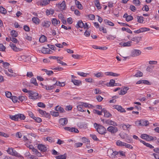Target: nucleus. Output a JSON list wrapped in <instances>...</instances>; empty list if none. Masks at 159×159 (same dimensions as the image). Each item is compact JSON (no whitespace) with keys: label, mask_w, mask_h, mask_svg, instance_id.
Here are the masks:
<instances>
[{"label":"nucleus","mask_w":159,"mask_h":159,"mask_svg":"<svg viewBox=\"0 0 159 159\" xmlns=\"http://www.w3.org/2000/svg\"><path fill=\"white\" fill-rule=\"evenodd\" d=\"M90 136L94 140L98 141V139L97 137L96 136L95 134H90Z\"/></svg>","instance_id":"nucleus-58"},{"label":"nucleus","mask_w":159,"mask_h":159,"mask_svg":"<svg viewBox=\"0 0 159 159\" xmlns=\"http://www.w3.org/2000/svg\"><path fill=\"white\" fill-rule=\"evenodd\" d=\"M46 39L47 37L43 35L39 38V41L41 43H43L46 40Z\"/></svg>","instance_id":"nucleus-33"},{"label":"nucleus","mask_w":159,"mask_h":159,"mask_svg":"<svg viewBox=\"0 0 159 159\" xmlns=\"http://www.w3.org/2000/svg\"><path fill=\"white\" fill-rule=\"evenodd\" d=\"M10 40L14 43H17L18 42L17 39L14 37H10Z\"/></svg>","instance_id":"nucleus-53"},{"label":"nucleus","mask_w":159,"mask_h":159,"mask_svg":"<svg viewBox=\"0 0 159 159\" xmlns=\"http://www.w3.org/2000/svg\"><path fill=\"white\" fill-rule=\"evenodd\" d=\"M11 34L13 37H16L18 35V33L14 30H12L11 31Z\"/></svg>","instance_id":"nucleus-34"},{"label":"nucleus","mask_w":159,"mask_h":159,"mask_svg":"<svg viewBox=\"0 0 159 159\" xmlns=\"http://www.w3.org/2000/svg\"><path fill=\"white\" fill-rule=\"evenodd\" d=\"M56 6L61 11L65 10L66 8V3L64 1H63L61 3H59L57 4Z\"/></svg>","instance_id":"nucleus-5"},{"label":"nucleus","mask_w":159,"mask_h":159,"mask_svg":"<svg viewBox=\"0 0 159 159\" xmlns=\"http://www.w3.org/2000/svg\"><path fill=\"white\" fill-rule=\"evenodd\" d=\"M149 64L150 65H156L157 63V61H149Z\"/></svg>","instance_id":"nucleus-61"},{"label":"nucleus","mask_w":159,"mask_h":159,"mask_svg":"<svg viewBox=\"0 0 159 159\" xmlns=\"http://www.w3.org/2000/svg\"><path fill=\"white\" fill-rule=\"evenodd\" d=\"M138 21L140 23H143L144 21V18L143 16H138L137 17Z\"/></svg>","instance_id":"nucleus-39"},{"label":"nucleus","mask_w":159,"mask_h":159,"mask_svg":"<svg viewBox=\"0 0 159 159\" xmlns=\"http://www.w3.org/2000/svg\"><path fill=\"white\" fill-rule=\"evenodd\" d=\"M107 131L111 133H115L118 131V129L116 127L110 126L107 129Z\"/></svg>","instance_id":"nucleus-11"},{"label":"nucleus","mask_w":159,"mask_h":159,"mask_svg":"<svg viewBox=\"0 0 159 159\" xmlns=\"http://www.w3.org/2000/svg\"><path fill=\"white\" fill-rule=\"evenodd\" d=\"M107 154L110 157L114 159L115 158L116 156L119 154V152L117 151L113 152L112 150L110 149L108 150Z\"/></svg>","instance_id":"nucleus-4"},{"label":"nucleus","mask_w":159,"mask_h":159,"mask_svg":"<svg viewBox=\"0 0 159 159\" xmlns=\"http://www.w3.org/2000/svg\"><path fill=\"white\" fill-rule=\"evenodd\" d=\"M34 119L35 120L36 122L38 123H40L42 121L41 119L39 117H34Z\"/></svg>","instance_id":"nucleus-60"},{"label":"nucleus","mask_w":159,"mask_h":159,"mask_svg":"<svg viewBox=\"0 0 159 159\" xmlns=\"http://www.w3.org/2000/svg\"><path fill=\"white\" fill-rule=\"evenodd\" d=\"M111 114L107 111L104 113V116L106 117H109L111 116Z\"/></svg>","instance_id":"nucleus-50"},{"label":"nucleus","mask_w":159,"mask_h":159,"mask_svg":"<svg viewBox=\"0 0 159 159\" xmlns=\"http://www.w3.org/2000/svg\"><path fill=\"white\" fill-rule=\"evenodd\" d=\"M94 125L98 132L100 134H102L106 133V129L103 126L98 125L96 123H95Z\"/></svg>","instance_id":"nucleus-1"},{"label":"nucleus","mask_w":159,"mask_h":159,"mask_svg":"<svg viewBox=\"0 0 159 159\" xmlns=\"http://www.w3.org/2000/svg\"><path fill=\"white\" fill-rule=\"evenodd\" d=\"M139 141L141 143H142L144 145L146 146L147 147H148L149 148H154L153 146L152 145H151V144H149L148 143H146L144 141H143V140H142L141 139H139Z\"/></svg>","instance_id":"nucleus-25"},{"label":"nucleus","mask_w":159,"mask_h":159,"mask_svg":"<svg viewBox=\"0 0 159 159\" xmlns=\"http://www.w3.org/2000/svg\"><path fill=\"white\" fill-rule=\"evenodd\" d=\"M95 4L98 9L100 10L101 9L102 7L100 6L99 0H96L95 2Z\"/></svg>","instance_id":"nucleus-27"},{"label":"nucleus","mask_w":159,"mask_h":159,"mask_svg":"<svg viewBox=\"0 0 159 159\" xmlns=\"http://www.w3.org/2000/svg\"><path fill=\"white\" fill-rule=\"evenodd\" d=\"M104 21L106 25H107L111 26H113L114 25V24L113 23L108 20H104Z\"/></svg>","instance_id":"nucleus-30"},{"label":"nucleus","mask_w":159,"mask_h":159,"mask_svg":"<svg viewBox=\"0 0 159 159\" xmlns=\"http://www.w3.org/2000/svg\"><path fill=\"white\" fill-rule=\"evenodd\" d=\"M93 75L98 78H101L104 77V75L102 72H98L96 73L93 74Z\"/></svg>","instance_id":"nucleus-19"},{"label":"nucleus","mask_w":159,"mask_h":159,"mask_svg":"<svg viewBox=\"0 0 159 159\" xmlns=\"http://www.w3.org/2000/svg\"><path fill=\"white\" fill-rule=\"evenodd\" d=\"M18 117V119H20V120H24L25 118V116L23 114L19 113L17 114V116Z\"/></svg>","instance_id":"nucleus-32"},{"label":"nucleus","mask_w":159,"mask_h":159,"mask_svg":"<svg viewBox=\"0 0 159 159\" xmlns=\"http://www.w3.org/2000/svg\"><path fill=\"white\" fill-rule=\"evenodd\" d=\"M141 33L146 31H148L150 30V29L148 28L143 27L140 28Z\"/></svg>","instance_id":"nucleus-46"},{"label":"nucleus","mask_w":159,"mask_h":159,"mask_svg":"<svg viewBox=\"0 0 159 159\" xmlns=\"http://www.w3.org/2000/svg\"><path fill=\"white\" fill-rule=\"evenodd\" d=\"M104 82L102 81V82L100 81L99 83V84H105L106 85L108 86H113L116 85H120L119 84H117L115 83V80H110L109 83H107L105 84L103 83Z\"/></svg>","instance_id":"nucleus-3"},{"label":"nucleus","mask_w":159,"mask_h":159,"mask_svg":"<svg viewBox=\"0 0 159 159\" xmlns=\"http://www.w3.org/2000/svg\"><path fill=\"white\" fill-rule=\"evenodd\" d=\"M17 114L15 115L14 116L10 115L9 117L11 119V120H15V121H17L18 120V117L17 116Z\"/></svg>","instance_id":"nucleus-40"},{"label":"nucleus","mask_w":159,"mask_h":159,"mask_svg":"<svg viewBox=\"0 0 159 159\" xmlns=\"http://www.w3.org/2000/svg\"><path fill=\"white\" fill-rule=\"evenodd\" d=\"M7 12V11L5 8H3L2 7H0V13L5 15L6 14Z\"/></svg>","instance_id":"nucleus-37"},{"label":"nucleus","mask_w":159,"mask_h":159,"mask_svg":"<svg viewBox=\"0 0 159 159\" xmlns=\"http://www.w3.org/2000/svg\"><path fill=\"white\" fill-rule=\"evenodd\" d=\"M52 24L55 26L57 25L58 24L60 23V21L59 20H57L56 18L52 19Z\"/></svg>","instance_id":"nucleus-22"},{"label":"nucleus","mask_w":159,"mask_h":159,"mask_svg":"<svg viewBox=\"0 0 159 159\" xmlns=\"http://www.w3.org/2000/svg\"><path fill=\"white\" fill-rule=\"evenodd\" d=\"M57 62L58 63L61 64L62 66H66L67 64L66 63L63 62L62 61H61L60 60V59H59V58L57 59Z\"/></svg>","instance_id":"nucleus-55"},{"label":"nucleus","mask_w":159,"mask_h":159,"mask_svg":"<svg viewBox=\"0 0 159 159\" xmlns=\"http://www.w3.org/2000/svg\"><path fill=\"white\" fill-rule=\"evenodd\" d=\"M6 95L7 98H10L11 97V93L10 92L7 91L6 92Z\"/></svg>","instance_id":"nucleus-63"},{"label":"nucleus","mask_w":159,"mask_h":159,"mask_svg":"<svg viewBox=\"0 0 159 159\" xmlns=\"http://www.w3.org/2000/svg\"><path fill=\"white\" fill-rule=\"evenodd\" d=\"M75 4L77 7L80 9H82L83 8L82 4L80 3V2L77 0H75Z\"/></svg>","instance_id":"nucleus-24"},{"label":"nucleus","mask_w":159,"mask_h":159,"mask_svg":"<svg viewBox=\"0 0 159 159\" xmlns=\"http://www.w3.org/2000/svg\"><path fill=\"white\" fill-rule=\"evenodd\" d=\"M51 24V22L47 20H44L41 23V26L43 28H48Z\"/></svg>","instance_id":"nucleus-10"},{"label":"nucleus","mask_w":159,"mask_h":159,"mask_svg":"<svg viewBox=\"0 0 159 159\" xmlns=\"http://www.w3.org/2000/svg\"><path fill=\"white\" fill-rule=\"evenodd\" d=\"M131 41H128L126 42H125L122 44V46H131Z\"/></svg>","instance_id":"nucleus-47"},{"label":"nucleus","mask_w":159,"mask_h":159,"mask_svg":"<svg viewBox=\"0 0 159 159\" xmlns=\"http://www.w3.org/2000/svg\"><path fill=\"white\" fill-rule=\"evenodd\" d=\"M66 154H64L63 155H60L56 157V158L57 159H66Z\"/></svg>","instance_id":"nucleus-29"},{"label":"nucleus","mask_w":159,"mask_h":159,"mask_svg":"<svg viewBox=\"0 0 159 159\" xmlns=\"http://www.w3.org/2000/svg\"><path fill=\"white\" fill-rule=\"evenodd\" d=\"M71 82L76 86H79L81 84V81L80 80H71Z\"/></svg>","instance_id":"nucleus-26"},{"label":"nucleus","mask_w":159,"mask_h":159,"mask_svg":"<svg viewBox=\"0 0 159 159\" xmlns=\"http://www.w3.org/2000/svg\"><path fill=\"white\" fill-rule=\"evenodd\" d=\"M143 75V73L140 71H138L137 73L134 75H133V76L136 77H140L142 76Z\"/></svg>","instance_id":"nucleus-35"},{"label":"nucleus","mask_w":159,"mask_h":159,"mask_svg":"<svg viewBox=\"0 0 159 159\" xmlns=\"http://www.w3.org/2000/svg\"><path fill=\"white\" fill-rule=\"evenodd\" d=\"M70 131L72 132H74L75 133H78L79 132V131L77 129L73 127H72L71 128Z\"/></svg>","instance_id":"nucleus-48"},{"label":"nucleus","mask_w":159,"mask_h":159,"mask_svg":"<svg viewBox=\"0 0 159 159\" xmlns=\"http://www.w3.org/2000/svg\"><path fill=\"white\" fill-rule=\"evenodd\" d=\"M42 70H44L47 74V75H52L53 74V72L52 70H49L45 69H43Z\"/></svg>","instance_id":"nucleus-38"},{"label":"nucleus","mask_w":159,"mask_h":159,"mask_svg":"<svg viewBox=\"0 0 159 159\" xmlns=\"http://www.w3.org/2000/svg\"><path fill=\"white\" fill-rule=\"evenodd\" d=\"M99 30L100 31H102L104 33H107V31L106 28H105L103 27L100 26L99 27Z\"/></svg>","instance_id":"nucleus-42"},{"label":"nucleus","mask_w":159,"mask_h":159,"mask_svg":"<svg viewBox=\"0 0 159 159\" xmlns=\"http://www.w3.org/2000/svg\"><path fill=\"white\" fill-rule=\"evenodd\" d=\"M129 89V87H124L123 89L120 91L119 94L120 95H124L127 93V90Z\"/></svg>","instance_id":"nucleus-15"},{"label":"nucleus","mask_w":159,"mask_h":159,"mask_svg":"<svg viewBox=\"0 0 159 159\" xmlns=\"http://www.w3.org/2000/svg\"><path fill=\"white\" fill-rule=\"evenodd\" d=\"M137 122H138V125L139 126H147L149 124V122L147 120H140L137 121L135 122V124H137Z\"/></svg>","instance_id":"nucleus-6"},{"label":"nucleus","mask_w":159,"mask_h":159,"mask_svg":"<svg viewBox=\"0 0 159 159\" xmlns=\"http://www.w3.org/2000/svg\"><path fill=\"white\" fill-rule=\"evenodd\" d=\"M77 74L80 76L83 77H86L87 75H89V73H85L83 72L80 71L77 72Z\"/></svg>","instance_id":"nucleus-28"},{"label":"nucleus","mask_w":159,"mask_h":159,"mask_svg":"<svg viewBox=\"0 0 159 159\" xmlns=\"http://www.w3.org/2000/svg\"><path fill=\"white\" fill-rule=\"evenodd\" d=\"M38 111H39V113L42 115H45V113H46V111H45L42 110L40 109H39Z\"/></svg>","instance_id":"nucleus-59"},{"label":"nucleus","mask_w":159,"mask_h":159,"mask_svg":"<svg viewBox=\"0 0 159 159\" xmlns=\"http://www.w3.org/2000/svg\"><path fill=\"white\" fill-rule=\"evenodd\" d=\"M84 26V23H83L82 20H80L77 22L76 26V27L77 28H82Z\"/></svg>","instance_id":"nucleus-20"},{"label":"nucleus","mask_w":159,"mask_h":159,"mask_svg":"<svg viewBox=\"0 0 159 159\" xmlns=\"http://www.w3.org/2000/svg\"><path fill=\"white\" fill-rule=\"evenodd\" d=\"M38 149L41 151L45 152L47 150V148L43 144H39L38 146Z\"/></svg>","instance_id":"nucleus-14"},{"label":"nucleus","mask_w":159,"mask_h":159,"mask_svg":"<svg viewBox=\"0 0 159 159\" xmlns=\"http://www.w3.org/2000/svg\"><path fill=\"white\" fill-rule=\"evenodd\" d=\"M141 40V37H135L131 39V40L135 42L136 44L138 43Z\"/></svg>","instance_id":"nucleus-17"},{"label":"nucleus","mask_w":159,"mask_h":159,"mask_svg":"<svg viewBox=\"0 0 159 159\" xmlns=\"http://www.w3.org/2000/svg\"><path fill=\"white\" fill-rule=\"evenodd\" d=\"M51 114L53 116H59V112L57 111H51Z\"/></svg>","instance_id":"nucleus-51"},{"label":"nucleus","mask_w":159,"mask_h":159,"mask_svg":"<svg viewBox=\"0 0 159 159\" xmlns=\"http://www.w3.org/2000/svg\"><path fill=\"white\" fill-rule=\"evenodd\" d=\"M141 138L148 141L152 140H153V138L152 136L146 134H142L141 135Z\"/></svg>","instance_id":"nucleus-8"},{"label":"nucleus","mask_w":159,"mask_h":159,"mask_svg":"<svg viewBox=\"0 0 159 159\" xmlns=\"http://www.w3.org/2000/svg\"><path fill=\"white\" fill-rule=\"evenodd\" d=\"M56 85L55 83L53 85L50 86L47 85L46 86H44V88L45 89L47 90H51L55 88L56 87Z\"/></svg>","instance_id":"nucleus-21"},{"label":"nucleus","mask_w":159,"mask_h":159,"mask_svg":"<svg viewBox=\"0 0 159 159\" xmlns=\"http://www.w3.org/2000/svg\"><path fill=\"white\" fill-rule=\"evenodd\" d=\"M30 85H32L34 84L35 86H38V84L36 82V80H30Z\"/></svg>","instance_id":"nucleus-43"},{"label":"nucleus","mask_w":159,"mask_h":159,"mask_svg":"<svg viewBox=\"0 0 159 159\" xmlns=\"http://www.w3.org/2000/svg\"><path fill=\"white\" fill-rule=\"evenodd\" d=\"M33 22L37 25H38L40 22L39 19L37 17H33L32 19Z\"/></svg>","instance_id":"nucleus-23"},{"label":"nucleus","mask_w":159,"mask_h":159,"mask_svg":"<svg viewBox=\"0 0 159 159\" xmlns=\"http://www.w3.org/2000/svg\"><path fill=\"white\" fill-rule=\"evenodd\" d=\"M10 46L11 48L15 51L18 52L19 51H21L22 50V49L21 48H19L16 47L15 44L12 43H11L10 44Z\"/></svg>","instance_id":"nucleus-12"},{"label":"nucleus","mask_w":159,"mask_h":159,"mask_svg":"<svg viewBox=\"0 0 159 159\" xmlns=\"http://www.w3.org/2000/svg\"><path fill=\"white\" fill-rule=\"evenodd\" d=\"M114 107V108L117 109L118 111L121 112H125V110L121 106L118 105H115Z\"/></svg>","instance_id":"nucleus-16"},{"label":"nucleus","mask_w":159,"mask_h":159,"mask_svg":"<svg viewBox=\"0 0 159 159\" xmlns=\"http://www.w3.org/2000/svg\"><path fill=\"white\" fill-rule=\"evenodd\" d=\"M133 3L136 6H139L140 5V2L139 0H134Z\"/></svg>","instance_id":"nucleus-45"},{"label":"nucleus","mask_w":159,"mask_h":159,"mask_svg":"<svg viewBox=\"0 0 159 159\" xmlns=\"http://www.w3.org/2000/svg\"><path fill=\"white\" fill-rule=\"evenodd\" d=\"M55 84L56 85L59 86H60L63 87L65 85V84L64 82L61 83L59 81H57L55 83Z\"/></svg>","instance_id":"nucleus-41"},{"label":"nucleus","mask_w":159,"mask_h":159,"mask_svg":"<svg viewBox=\"0 0 159 159\" xmlns=\"http://www.w3.org/2000/svg\"><path fill=\"white\" fill-rule=\"evenodd\" d=\"M29 97L30 99H32L34 100H36L39 94L36 92L29 90L28 92Z\"/></svg>","instance_id":"nucleus-2"},{"label":"nucleus","mask_w":159,"mask_h":159,"mask_svg":"<svg viewBox=\"0 0 159 159\" xmlns=\"http://www.w3.org/2000/svg\"><path fill=\"white\" fill-rule=\"evenodd\" d=\"M59 123L63 126H65L68 123V120L66 118H61L59 119Z\"/></svg>","instance_id":"nucleus-13"},{"label":"nucleus","mask_w":159,"mask_h":159,"mask_svg":"<svg viewBox=\"0 0 159 159\" xmlns=\"http://www.w3.org/2000/svg\"><path fill=\"white\" fill-rule=\"evenodd\" d=\"M82 105L80 104V105H78L77 107L78 110L79 111H81V112H84V111L82 109V108L81 107Z\"/></svg>","instance_id":"nucleus-57"},{"label":"nucleus","mask_w":159,"mask_h":159,"mask_svg":"<svg viewBox=\"0 0 159 159\" xmlns=\"http://www.w3.org/2000/svg\"><path fill=\"white\" fill-rule=\"evenodd\" d=\"M133 19V18L132 16L130 15H128L127 18H126V20L127 21H129L132 20Z\"/></svg>","instance_id":"nucleus-62"},{"label":"nucleus","mask_w":159,"mask_h":159,"mask_svg":"<svg viewBox=\"0 0 159 159\" xmlns=\"http://www.w3.org/2000/svg\"><path fill=\"white\" fill-rule=\"evenodd\" d=\"M17 97L15 96L11 97L12 100L14 103H16L17 102Z\"/></svg>","instance_id":"nucleus-64"},{"label":"nucleus","mask_w":159,"mask_h":159,"mask_svg":"<svg viewBox=\"0 0 159 159\" xmlns=\"http://www.w3.org/2000/svg\"><path fill=\"white\" fill-rule=\"evenodd\" d=\"M7 152L12 156L18 157V153L15 150H14L12 148H9L7 151Z\"/></svg>","instance_id":"nucleus-9"},{"label":"nucleus","mask_w":159,"mask_h":159,"mask_svg":"<svg viewBox=\"0 0 159 159\" xmlns=\"http://www.w3.org/2000/svg\"><path fill=\"white\" fill-rule=\"evenodd\" d=\"M125 143L122 142L120 140H118L116 142V145L120 147H124Z\"/></svg>","instance_id":"nucleus-36"},{"label":"nucleus","mask_w":159,"mask_h":159,"mask_svg":"<svg viewBox=\"0 0 159 159\" xmlns=\"http://www.w3.org/2000/svg\"><path fill=\"white\" fill-rule=\"evenodd\" d=\"M38 106L39 107L45 108L46 107L45 105L43 102H39L38 104Z\"/></svg>","instance_id":"nucleus-54"},{"label":"nucleus","mask_w":159,"mask_h":159,"mask_svg":"<svg viewBox=\"0 0 159 159\" xmlns=\"http://www.w3.org/2000/svg\"><path fill=\"white\" fill-rule=\"evenodd\" d=\"M55 111H59L60 113H64L65 112L63 108L59 106H57L55 108Z\"/></svg>","instance_id":"nucleus-18"},{"label":"nucleus","mask_w":159,"mask_h":159,"mask_svg":"<svg viewBox=\"0 0 159 159\" xmlns=\"http://www.w3.org/2000/svg\"><path fill=\"white\" fill-rule=\"evenodd\" d=\"M23 84L24 85L26 86L27 87H31L32 86V85H30V82H28L26 81L23 82Z\"/></svg>","instance_id":"nucleus-52"},{"label":"nucleus","mask_w":159,"mask_h":159,"mask_svg":"<svg viewBox=\"0 0 159 159\" xmlns=\"http://www.w3.org/2000/svg\"><path fill=\"white\" fill-rule=\"evenodd\" d=\"M124 147H125L126 148L130 149H132L133 148V147L131 145L127 143H125L124 144Z\"/></svg>","instance_id":"nucleus-49"},{"label":"nucleus","mask_w":159,"mask_h":159,"mask_svg":"<svg viewBox=\"0 0 159 159\" xmlns=\"http://www.w3.org/2000/svg\"><path fill=\"white\" fill-rule=\"evenodd\" d=\"M141 52L139 50L133 49L131 51V56L132 57H135L140 55Z\"/></svg>","instance_id":"nucleus-7"},{"label":"nucleus","mask_w":159,"mask_h":159,"mask_svg":"<svg viewBox=\"0 0 159 159\" xmlns=\"http://www.w3.org/2000/svg\"><path fill=\"white\" fill-rule=\"evenodd\" d=\"M6 47L2 43L0 44V51H4L5 50Z\"/></svg>","instance_id":"nucleus-56"},{"label":"nucleus","mask_w":159,"mask_h":159,"mask_svg":"<svg viewBox=\"0 0 159 159\" xmlns=\"http://www.w3.org/2000/svg\"><path fill=\"white\" fill-rule=\"evenodd\" d=\"M154 68V66L152 65H150L148 66L146 68V70L147 71L152 72Z\"/></svg>","instance_id":"nucleus-31"},{"label":"nucleus","mask_w":159,"mask_h":159,"mask_svg":"<svg viewBox=\"0 0 159 159\" xmlns=\"http://www.w3.org/2000/svg\"><path fill=\"white\" fill-rule=\"evenodd\" d=\"M50 50V49L49 48H43L42 50V52L44 54H47L48 53V51Z\"/></svg>","instance_id":"nucleus-44"}]
</instances>
